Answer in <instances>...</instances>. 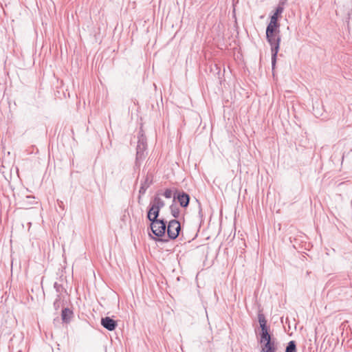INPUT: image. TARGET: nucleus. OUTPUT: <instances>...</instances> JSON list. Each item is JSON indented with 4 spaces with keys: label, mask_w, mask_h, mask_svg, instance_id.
Returning a JSON list of instances; mask_svg holds the SVG:
<instances>
[{
    "label": "nucleus",
    "mask_w": 352,
    "mask_h": 352,
    "mask_svg": "<svg viewBox=\"0 0 352 352\" xmlns=\"http://www.w3.org/2000/svg\"><path fill=\"white\" fill-rule=\"evenodd\" d=\"M170 210L171 214L175 217L177 218L180 213V210L177 205L175 203L172 204L170 206Z\"/></svg>",
    "instance_id": "15"
},
{
    "label": "nucleus",
    "mask_w": 352,
    "mask_h": 352,
    "mask_svg": "<svg viewBox=\"0 0 352 352\" xmlns=\"http://www.w3.org/2000/svg\"><path fill=\"white\" fill-rule=\"evenodd\" d=\"M160 193H157L156 195H155L153 198V199L151 201V204L162 209L164 207L165 203L164 201L159 197Z\"/></svg>",
    "instance_id": "12"
},
{
    "label": "nucleus",
    "mask_w": 352,
    "mask_h": 352,
    "mask_svg": "<svg viewBox=\"0 0 352 352\" xmlns=\"http://www.w3.org/2000/svg\"><path fill=\"white\" fill-rule=\"evenodd\" d=\"M181 230L180 223L176 220H170L167 226V234L170 239H175Z\"/></svg>",
    "instance_id": "6"
},
{
    "label": "nucleus",
    "mask_w": 352,
    "mask_h": 352,
    "mask_svg": "<svg viewBox=\"0 0 352 352\" xmlns=\"http://www.w3.org/2000/svg\"><path fill=\"white\" fill-rule=\"evenodd\" d=\"M34 197L32 196H27L25 200L23 201V205L24 206H28L29 205H33L35 202Z\"/></svg>",
    "instance_id": "18"
},
{
    "label": "nucleus",
    "mask_w": 352,
    "mask_h": 352,
    "mask_svg": "<svg viewBox=\"0 0 352 352\" xmlns=\"http://www.w3.org/2000/svg\"><path fill=\"white\" fill-rule=\"evenodd\" d=\"M258 320L260 324L261 332L260 338L271 334L270 333V327L267 325V320L263 314L259 312L258 314Z\"/></svg>",
    "instance_id": "8"
},
{
    "label": "nucleus",
    "mask_w": 352,
    "mask_h": 352,
    "mask_svg": "<svg viewBox=\"0 0 352 352\" xmlns=\"http://www.w3.org/2000/svg\"><path fill=\"white\" fill-rule=\"evenodd\" d=\"M54 287L57 293V294H61L64 295V293H66L65 289L63 287V286L57 282H55L54 284Z\"/></svg>",
    "instance_id": "17"
},
{
    "label": "nucleus",
    "mask_w": 352,
    "mask_h": 352,
    "mask_svg": "<svg viewBox=\"0 0 352 352\" xmlns=\"http://www.w3.org/2000/svg\"><path fill=\"white\" fill-rule=\"evenodd\" d=\"M261 352H276L281 351L284 344L277 340L272 334L260 338Z\"/></svg>",
    "instance_id": "2"
},
{
    "label": "nucleus",
    "mask_w": 352,
    "mask_h": 352,
    "mask_svg": "<svg viewBox=\"0 0 352 352\" xmlns=\"http://www.w3.org/2000/svg\"><path fill=\"white\" fill-rule=\"evenodd\" d=\"M163 195L167 198V199H169L172 197L173 195V191L171 189H169V188H167L165 190V191L163 193Z\"/></svg>",
    "instance_id": "19"
},
{
    "label": "nucleus",
    "mask_w": 352,
    "mask_h": 352,
    "mask_svg": "<svg viewBox=\"0 0 352 352\" xmlns=\"http://www.w3.org/2000/svg\"><path fill=\"white\" fill-rule=\"evenodd\" d=\"M201 211H202V210H201V206H199V214H201Z\"/></svg>",
    "instance_id": "23"
},
{
    "label": "nucleus",
    "mask_w": 352,
    "mask_h": 352,
    "mask_svg": "<svg viewBox=\"0 0 352 352\" xmlns=\"http://www.w3.org/2000/svg\"><path fill=\"white\" fill-rule=\"evenodd\" d=\"M101 324L104 328L109 331H113L118 325L116 320L108 316L101 319Z\"/></svg>",
    "instance_id": "9"
},
{
    "label": "nucleus",
    "mask_w": 352,
    "mask_h": 352,
    "mask_svg": "<svg viewBox=\"0 0 352 352\" xmlns=\"http://www.w3.org/2000/svg\"><path fill=\"white\" fill-rule=\"evenodd\" d=\"M148 188L145 187L142 184H141V186L139 190V194L140 195H144Z\"/></svg>",
    "instance_id": "20"
},
{
    "label": "nucleus",
    "mask_w": 352,
    "mask_h": 352,
    "mask_svg": "<svg viewBox=\"0 0 352 352\" xmlns=\"http://www.w3.org/2000/svg\"><path fill=\"white\" fill-rule=\"evenodd\" d=\"M279 33L280 30H271V32H269L268 29L266 28V38L271 46L272 67L273 69L276 65L277 54L280 48V36Z\"/></svg>",
    "instance_id": "1"
},
{
    "label": "nucleus",
    "mask_w": 352,
    "mask_h": 352,
    "mask_svg": "<svg viewBox=\"0 0 352 352\" xmlns=\"http://www.w3.org/2000/svg\"><path fill=\"white\" fill-rule=\"evenodd\" d=\"M140 136L138 137V145L136 148V163L139 161L142 160L144 158V152L146 149L147 144L146 138L143 133L140 132Z\"/></svg>",
    "instance_id": "5"
},
{
    "label": "nucleus",
    "mask_w": 352,
    "mask_h": 352,
    "mask_svg": "<svg viewBox=\"0 0 352 352\" xmlns=\"http://www.w3.org/2000/svg\"><path fill=\"white\" fill-rule=\"evenodd\" d=\"M153 175L150 173H148L144 178V180L141 183V184L148 188L149 186L153 184Z\"/></svg>",
    "instance_id": "14"
},
{
    "label": "nucleus",
    "mask_w": 352,
    "mask_h": 352,
    "mask_svg": "<svg viewBox=\"0 0 352 352\" xmlns=\"http://www.w3.org/2000/svg\"><path fill=\"white\" fill-rule=\"evenodd\" d=\"M285 1H286V0H281V1L279 2L278 5H281V6H282V7H283V8H284V5H285Z\"/></svg>",
    "instance_id": "21"
},
{
    "label": "nucleus",
    "mask_w": 352,
    "mask_h": 352,
    "mask_svg": "<svg viewBox=\"0 0 352 352\" xmlns=\"http://www.w3.org/2000/svg\"><path fill=\"white\" fill-rule=\"evenodd\" d=\"M142 195H140V194H139V196H138V203H139V204H140V201H141V199H142Z\"/></svg>",
    "instance_id": "22"
},
{
    "label": "nucleus",
    "mask_w": 352,
    "mask_h": 352,
    "mask_svg": "<svg viewBox=\"0 0 352 352\" xmlns=\"http://www.w3.org/2000/svg\"><path fill=\"white\" fill-rule=\"evenodd\" d=\"M283 10L284 8L282 7L281 5H278L274 14L270 18V21L269 24L267 26V29H268L269 32H271V30H280V23H278V18L283 13Z\"/></svg>",
    "instance_id": "4"
},
{
    "label": "nucleus",
    "mask_w": 352,
    "mask_h": 352,
    "mask_svg": "<svg viewBox=\"0 0 352 352\" xmlns=\"http://www.w3.org/2000/svg\"><path fill=\"white\" fill-rule=\"evenodd\" d=\"M296 343L294 340H291L287 343L285 352H296Z\"/></svg>",
    "instance_id": "16"
},
{
    "label": "nucleus",
    "mask_w": 352,
    "mask_h": 352,
    "mask_svg": "<svg viewBox=\"0 0 352 352\" xmlns=\"http://www.w3.org/2000/svg\"><path fill=\"white\" fill-rule=\"evenodd\" d=\"M73 311L67 307L63 308L61 313V319L64 323H69L73 318Z\"/></svg>",
    "instance_id": "11"
},
{
    "label": "nucleus",
    "mask_w": 352,
    "mask_h": 352,
    "mask_svg": "<svg viewBox=\"0 0 352 352\" xmlns=\"http://www.w3.org/2000/svg\"><path fill=\"white\" fill-rule=\"evenodd\" d=\"M190 199V195L188 193L184 191L179 192L176 190L174 195L173 202L175 201V199H177L182 207L186 208L189 205Z\"/></svg>",
    "instance_id": "7"
},
{
    "label": "nucleus",
    "mask_w": 352,
    "mask_h": 352,
    "mask_svg": "<svg viewBox=\"0 0 352 352\" xmlns=\"http://www.w3.org/2000/svg\"><path fill=\"white\" fill-rule=\"evenodd\" d=\"M65 296L61 294H57L56 298L54 302V308L55 310H58L59 308L63 305Z\"/></svg>",
    "instance_id": "13"
},
{
    "label": "nucleus",
    "mask_w": 352,
    "mask_h": 352,
    "mask_svg": "<svg viewBox=\"0 0 352 352\" xmlns=\"http://www.w3.org/2000/svg\"><path fill=\"white\" fill-rule=\"evenodd\" d=\"M151 221V229L157 236H162L166 230V221L164 219H148Z\"/></svg>",
    "instance_id": "3"
},
{
    "label": "nucleus",
    "mask_w": 352,
    "mask_h": 352,
    "mask_svg": "<svg viewBox=\"0 0 352 352\" xmlns=\"http://www.w3.org/2000/svg\"><path fill=\"white\" fill-rule=\"evenodd\" d=\"M160 208L150 204L148 210L147 212L148 219H158L160 215Z\"/></svg>",
    "instance_id": "10"
}]
</instances>
